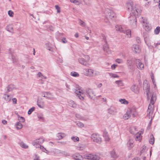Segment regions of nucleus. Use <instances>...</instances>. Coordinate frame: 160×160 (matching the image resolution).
I'll list each match as a JSON object with an SVG mask.
<instances>
[{
  "instance_id": "obj_1",
  "label": "nucleus",
  "mask_w": 160,
  "mask_h": 160,
  "mask_svg": "<svg viewBox=\"0 0 160 160\" xmlns=\"http://www.w3.org/2000/svg\"><path fill=\"white\" fill-rule=\"evenodd\" d=\"M149 87V84L148 83H143V88L145 93L147 94L148 99H150V102L148 106V111H153V104L156 100V97L155 95H154L152 92H150Z\"/></svg>"
},
{
  "instance_id": "obj_2",
  "label": "nucleus",
  "mask_w": 160,
  "mask_h": 160,
  "mask_svg": "<svg viewBox=\"0 0 160 160\" xmlns=\"http://www.w3.org/2000/svg\"><path fill=\"white\" fill-rule=\"evenodd\" d=\"M126 9L131 12V15L135 14V15H139L141 12V10L134 6L133 2L131 0L128 1L126 4Z\"/></svg>"
},
{
  "instance_id": "obj_3",
  "label": "nucleus",
  "mask_w": 160,
  "mask_h": 160,
  "mask_svg": "<svg viewBox=\"0 0 160 160\" xmlns=\"http://www.w3.org/2000/svg\"><path fill=\"white\" fill-rule=\"evenodd\" d=\"M83 158L88 160H99L101 158L100 154L86 153L83 155Z\"/></svg>"
},
{
  "instance_id": "obj_4",
  "label": "nucleus",
  "mask_w": 160,
  "mask_h": 160,
  "mask_svg": "<svg viewBox=\"0 0 160 160\" xmlns=\"http://www.w3.org/2000/svg\"><path fill=\"white\" fill-rule=\"evenodd\" d=\"M83 72L85 75L89 77H93L98 74V72L91 69H84Z\"/></svg>"
},
{
  "instance_id": "obj_5",
  "label": "nucleus",
  "mask_w": 160,
  "mask_h": 160,
  "mask_svg": "<svg viewBox=\"0 0 160 160\" xmlns=\"http://www.w3.org/2000/svg\"><path fill=\"white\" fill-rule=\"evenodd\" d=\"M138 16L135 14L131 15L129 18V24L132 28H135L137 26L136 18Z\"/></svg>"
},
{
  "instance_id": "obj_6",
  "label": "nucleus",
  "mask_w": 160,
  "mask_h": 160,
  "mask_svg": "<svg viewBox=\"0 0 160 160\" xmlns=\"http://www.w3.org/2000/svg\"><path fill=\"white\" fill-rule=\"evenodd\" d=\"M84 58H81L78 59L80 63L84 65L87 66L88 65V62L90 60V57L88 55H84Z\"/></svg>"
},
{
  "instance_id": "obj_7",
  "label": "nucleus",
  "mask_w": 160,
  "mask_h": 160,
  "mask_svg": "<svg viewBox=\"0 0 160 160\" xmlns=\"http://www.w3.org/2000/svg\"><path fill=\"white\" fill-rule=\"evenodd\" d=\"M106 17L108 19H112L115 17V14L112 10L107 9L105 11Z\"/></svg>"
},
{
  "instance_id": "obj_8",
  "label": "nucleus",
  "mask_w": 160,
  "mask_h": 160,
  "mask_svg": "<svg viewBox=\"0 0 160 160\" xmlns=\"http://www.w3.org/2000/svg\"><path fill=\"white\" fill-rule=\"evenodd\" d=\"M44 141V139L42 138H40L38 139H36L33 140L32 142V144L36 148H39L40 144L43 142Z\"/></svg>"
},
{
  "instance_id": "obj_9",
  "label": "nucleus",
  "mask_w": 160,
  "mask_h": 160,
  "mask_svg": "<svg viewBox=\"0 0 160 160\" xmlns=\"http://www.w3.org/2000/svg\"><path fill=\"white\" fill-rule=\"evenodd\" d=\"M75 93L77 95L79 99L82 100L84 99L85 95L84 92L81 88L77 89L75 91Z\"/></svg>"
},
{
  "instance_id": "obj_10",
  "label": "nucleus",
  "mask_w": 160,
  "mask_h": 160,
  "mask_svg": "<svg viewBox=\"0 0 160 160\" xmlns=\"http://www.w3.org/2000/svg\"><path fill=\"white\" fill-rule=\"evenodd\" d=\"M92 140L94 142L100 143L102 142V139L100 135L96 133L92 134L91 136Z\"/></svg>"
},
{
  "instance_id": "obj_11",
  "label": "nucleus",
  "mask_w": 160,
  "mask_h": 160,
  "mask_svg": "<svg viewBox=\"0 0 160 160\" xmlns=\"http://www.w3.org/2000/svg\"><path fill=\"white\" fill-rule=\"evenodd\" d=\"M128 109L133 118H136L139 116V113L136 108L132 107Z\"/></svg>"
},
{
  "instance_id": "obj_12",
  "label": "nucleus",
  "mask_w": 160,
  "mask_h": 160,
  "mask_svg": "<svg viewBox=\"0 0 160 160\" xmlns=\"http://www.w3.org/2000/svg\"><path fill=\"white\" fill-rule=\"evenodd\" d=\"M86 94L90 98L92 99L95 96V93L92 89L88 88L86 90Z\"/></svg>"
},
{
  "instance_id": "obj_13",
  "label": "nucleus",
  "mask_w": 160,
  "mask_h": 160,
  "mask_svg": "<svg viewBox=\"0 0 160 160\" xmlns=\"http://www.w3.org/2000/svg\"><path fill=\"white\" fill-rule=\"evenodd\" d=\"M42 96L51 100H53L54 99L52 94L49 92H43Z\"/></svg>"
},
{
  "instance_id": "obj_14",
  "label": "nucleus",
  "mask_w": 160,
  "mask_h": 160,
  "mask_svg": "<svg viewBox=\"0 0 160 160\" xmlns=\"http://www.w3.org/2000/svg\"><path fill=\"white\" fill-rule=\"evenodd\" d=\"M135 63L138 68L140 70H143L144 68V64L142 63L140 60L136 59L135 61Z\"/></svg>"
},
{
  "instance_id": "obj_15",
  "label": "nucleus",
  "mask_w": 160,
  "mask_h": 160,
  "mask_svg": "<svg viewBox=\"0 0 160 160\" xmlns=\"http://www.w3.org/2000/svg\"><path fill=\"white\" fill-rule=\"evenodd\" d=\"M8 51L10 54V56H9V58L12 59L13 63L17 62L18 61V59L16 57L12 55V50L11 49H9Z\"/></svg>"
},
{
  "instance_id": "obj_16",
  "label": "nucleus",
  "mask_w": 160,
  "mask_h": 160,
  "mask_svg": "<svg viewBox=\"0 0 160 160\" xmlns=\"http://www.w3.org/2000/svg\"><path fill=\"white\" fill-rule=\"evenodd\" d=\"M102 49L105 52L108 54H109L111 52L108 46L106 41L105 42V43L103 45Z\"/></svg>"
},
{
  "instance_id": "obj_17",
  "label": "nucleus",
  "mask_w": 160,
  "mask_h": 160,
  "mask_svg": "<svg viewBox=\"0 0 160 160\" xmlns=\"http://www.w3.org/2000/svg\"><path fill=\"white\" fill-rule=\"evenodd\" d=\"M131 90L134 93L138 94L139 92V89L138 86L135 84L132 85L130 88Z\"/></svg>"
},
{
  "instance_id": "obj_18",
  "label": "nucleus",
  "mask_w": 160,
  "mask_h": 160,
  "mask_svg": "<svg viewBox=\"0 0 160 160\" xmlns=\"http://www.w3.org/2000/svg\"><path fill=\"white\" fill-rule=\"evenodd\" d=\"M72 158L75 160H83V157L78 153H75L72 155Z\"/></svg>"
},
{
  "instance_id": "obj_19",
  "label": "nucleus",
  "mask_w": 160,
  "mask_h": 160,
  "mask_svg": "<svg viewBox=\"0 0 160 160\" xmlns=\"http://www.w3.org/2000/svg\"><path fill=\"white\" fill-rule=\"evenodd\" d=\"M132 49L133 52L136 53H139L140 52L138 45L136 44H134L132 47Z\"/></svg>"
},
{
  "instance_id": "obj_20",
  "label": "nucleus",
  "mask_w": 160,
  "mask_h": 160,
  "mask_svg": "<svg viewBox=\"0 0 160 160\" xmlns=\"http://www.w3.org/2000/svg\"><path fill=\"white\" fill-rule=\"evenodd\" d=\"M108 112L110 114H114L117 112L116 108L113 106H111L108 110Z\"/></svg>"
},
{
  "instance_id": "obj_21",
  "label": "nucleus",
  "mask_w": 160,
  "mask_h": 160,
  "mask_svg": "<svg viewBox=\"0 0 160 160\" xmlns=\"http://www.w3.org/2000/svg\"><path fill=\"white\" fill-rule=\"evenodd\" d=\"M131 113L128 109L126 113L123 115V118L125 120H127L129 119L131 117Z\"/></svg>"
},
{
  "instance_id": "obj_22",
  "label": "nucleus",
  "mask_w": 160,
  "mask_h": 160,
  "mask_svg": "<svg viewBox=\"0 0 160 160\" xmlns=\"http://www.w3.org/2000/svg\"><path fill=\"white\" fill-rule=\"evenodd\" d=\"M143 133L142 132H139L136 133L135 136V140L137 141H140L142 138L141 134Z\"/></svg>"
},
{
  "instance_id": "obj_23",
  "label": "nucleus",
  "mask_w": 160,
  "mask_h": 160,
  "mask_svg": "<svg viewBox=\"0 0 160 160\" xmlns=\"http://www.w3.org/2000/svg\"><path fill=\"white\" fill-rule=\"evenodd\" d=\"M134 141L133 140L129 139L127 143V146L129 149H130L134 147Z\"/></svg>"
},
{
  "instance_id": "obj_24",
  "label": "nucleus",
  "mask_w": 160,
  "mask_h": 160,
  "mask_svg": "<svg viewBox=\"0 0 160 160\" xmlns=\"http://www.w3.org/2000/svg\"><path fill=\"white\" fill-rule=\"evenodd\" d=\"M37 104L38 106L41 108H43L44 107V102L42 100H38Z\"/></svg>"
},
{
  "instance_id": "obj_25",
  "label": "nucleus",
  "mask_w": 160,
  "mask_h": 160,
  "mask_svg": "<svg viewBox=\"0 0 160 160\" xmlns=\"http://www.w3.org/2000/svg\"><path fill=\"white\" fill-rule=\"evenodd\" d=\"M66 135L65 133L62 132L58 133L57 134V139L58 140H60L62 139Z\"/></svg>"
},
{
  "instance_id": "obj_26",
  "label": "nucleus",
  "mask_w": 160,
  "mask_h": 160,
  "mask_svg": "<svg viewBox=\"0 0 160 160\" xmlns=\"http://www.w3.org/2000/svg\"><path fill=\"white\" fill-rule=\"evenodd\" d=\"M115 28L116 30L120 32L125 33V31L123 30V29L121 25H117L116 26Z\"/></svg>"
},
{
  "instance_id": "obj_27",
  "label": "nucleus",
  "mask_w": 160,
  "mask_h": 160,
  "mask_svg": "<svg viewBox=\"0 0 160 160\" xmlns=\"http://www.w3.org/2000/svg\"><path fill=\"white\" fill-rule=\"evenodd\" d=\"M69 105L73 108H76L77 107L76 104L72 100H69L68 102Z\"/></svg>"
},
{
  "instance_id": "obj_28",
  "label": "nucleus",
  "mask_w": 160,
  "mask_h": 160,
  "mask_svg": "<svg viewBox=\"0 0 160 160\" xmlns=\"http://www.w3.org/2000/svg\"><path fill=\"white\" fill-rule=\"evenodd\" d=\"M103 137L105 141H109L110 140V138L109 137L107 132H103Z\"/></svg>"
},
{
  "instance_id": "obj_29",
  "label": "nucleus",
  "mask_w": 160,
  "mask_h": 160,
  "mask_svg": "<svg viewBox=\"0 0 160 160\" xmlns=\"http://www.w3.org/2000/svg\"><path fill=\"white\" fill-rule=\"evenodd\" d=\"M136 128L134 126L131 127L130 129V132L132 134H134L137 132Z\"/></svg>"
},
{
  "instance_id": "obj_30",
  "label": "nucleus",
  "mask_w": 160,
  "mask_h": 160,
  "mask_svg": "<svg viewBox=\"0 0 160 160\" xmlns=\"http://www.w3.org/2000/svg\"><path fill=\"white\" fill-rule=\"evenodd\" d=\"M153 113V111H148V113L147 116L149 118H151V119L150 121V123H151L152 120V116Z\"/></svg>"
},
{
  "instance_id": "obj_31",
  "label": "nucleus",
  "mask_w": 160,
  "mask_h": 160,
  "mask_svg": "<svg viewBox=\"0 0 160 160\" xmlns=\"http://www.w3.org/2000/svg\"><path fill=\"white\" fill-rule=\"evenodd\" d=\"M143 27L145 30L147 31H149L151 29V27L147 22H146L144 25H143Z\"/></svg>"
},
{
  "instance_id": "obj_32",
  "label": "nucleus",
  "mask_w": 160,
  "mask_h": 160,
  "mask_svg": "<svg viewBox=\"0 0 160 160\" xmlns=\"http://www.w3.org/2000/svg\"><path fill=\"white\" fill-rule=\"evenodd\" d=\"M3 98L5 100L8 102H9L11 100V98L10 95L7 94H4Z\"/></svg>"
},
{
  "instance_id": "obj_33",
  "label": "nucleus",
  "mask_w": 160,
  "mask_h": 160,
  "mask_svg": "<svg viewBox=\"0 0 160 160\" xmlns=\"http://www.w3.org/2000/svg\"><path fill=\"white\" fill-rule=\"evenodd\" d=\"M154 142V138L152 134H151L150 136L149 142L151 144H153Z\"/></svg>"
},
{
  "instance_id": "obj_34",
  "label": "nucleus",
  "mask_w": 160,
  "mask_h": 160,
  "mask_svg": "<svg viewBox=\"0 0 160 160\" xmlns=\"http://www.w3.org/2000/svg\"><path fill=\"white\" fill-rule=\"evenodd\" d=\"M119 101L122 104L127 105L128 104V101L126 100L125 99H120Z\"/></svg>"
},
{
  "instance_id": "obj_35",
  "label": "nucleus",
  "mask_w": 160,
  "mask_h": 160,
  "mask_svg": "<svg viewBox=\"0 0 160 160\" xmlns=\"http://www.w3.org/2000/svg\"><path fill=\"white\" fill-rule=\"evenodd\" d=\"M126 63L128 66V68L131 69L132 67V61L130 59L128 60L127 61Z\"/></svg>"
},
{
  "instance_id": "obj_36",
  "label": "nucleus",
  "mask_w": 160,
  "mask_h": 160,
  "mask_svg": "<svg viewBox=\"0 0 160 160\" xmlns=\"http://www.w3.org/2000/svg\"><path fill=\"white\" fill-rule=\"evenodd\" d=\"M16 128L18 129H21L22 127V125L19 122H17L16 124Z\"/></svg>"
},
{
  "instance_id": "obj_37",
  "label": "nucleus",
  "mask_w": 160,
  "mask_h": 160,
  "mask_svg": "<svg viewBox=\"0 0 160 160\" xmlns=\"http://www.w3.org/2000/svg\"><path fill=\"white\" fill-rule=\"evenodd\" d=\"M125 33L126 34V35L128 38H130L131 37V31L130 30L128 29L126 30L125 32V31L124 33Z\"/></svg>"
},
{
  "instance_id": "obj_38",
  "label": "nucleus",
  "mask_w": 160,
  "mask_h": 160,
  "mask_svg": "<svg viewBox=\"0 0 160 160\" xmlns=\"http://www.w3.org/2000/svg\"><path fill=\"white\" fill-rule=\"evenodd\" d=\"M110 154L111 156L114 159L118 157L117 154L114 150L111 152Z\"/></svg>"
},
{
  "instance_id": "obj_39",
  "label": "nucleus",
  "mask_w": 160,
  "mask_h": 160,
  "mask_svg": "<svg viewBox=\"0 0 160 160\" xmlns=\"http://www.w3.org/2000/svg\"><path fill=\"white\" fill-rule=\"evenodd\" d=\"M6 30L8 31L12 32L13 31L12 27L11 25H8L6 27Z\"/></svg>"
},
{
  "instance_id": "obj_40",
  "label": "nucleus",
  "mask_w": 160,
  "mask_h": 160,
  "mask_svg": "<svg viewBox=\"0 0 160 160\" xmlns=\"http://www.w3.org/2000/svg\"><path fill=\"white\" fill-rule=\"evenodd\" d=\"M115 83L118 85V86H122L123 85V83L122 80H118L115 82Z\"/></svg>"
},
{
  "instance_id": "obj_41",
  "label": "nucleus",
  "mask_w": 160,
  "mask_h": 160,
  "mask_svg": "<svg viewBox=\"0 0 160 160\" xmlns=\"http://www.w3.org/2000/svg\"><path fill=\"white\" fill-rule=\"evenodd\" d=\"M14 88V87L13 85H8L7 88V91L8 92L12 91V90H13Z\"/></svg>"
},
{
  "instance_id": "obj_42",
  "label": "nucleus",
  "mask_w": 160,
  "mask_h": 160,
  "mask_svg": "<svg viewBox=\"0 0 160 160\" xmlns=\"http://www.w3.org/2000/svg\"><path fill=\"white\" fill-rule=\"evenodd\" d=\"M143 37L144 38V40L145 41V42L146 43H147V40H148V34L146 32H144L143 33Z\"/></svg>"
},
{
  "instance_id": "obj_43",
  "label": "nucleus",
  "mask_w": 160,
  "mask_h": 160,
  "mask_svg": "<svg viewBox=\"0 0 160 160\" xmlns=\"http://www.w3.org/2000/svg\"><path fill=\"white\" fill-rule=\"evenodd\" d=\"M78 22L80 25L83 27H85L86 26V23H85L81 19H79L78 20Z\"/></svg>"
},
{
  "instance_id": "obj_44",
  "label": "nucleus",
  "mask_w": 160,
  "mask_h": 160,
  "mask_svg": "<svg viewBox=\"0 0 160 160\" xmlns=\"http://www.w3.org/2000/svg\"><path fill=\"white\" fill-rule=\"evenodd\" d=\"M20 145L22 148L25 149H27L28 148V146L23 142H21L20 144Z\"/></svg>"
},
{
  "instance_id": "obj_45",
  "label": "nucleus",
  "mask_w": 160,
  "mask_h": 160,
  "mask_svg": "<svg viewBox=\"0 0 160 160\" xmlns=\"http://www.w3.org/2000/svg\"><path fill=\"white\" fill-rule=\"evenodd\" d=\"M109 75L111 78H118L119 77L118 75L115 73H109Z\"/></svg>"
},
{
  "instance_id": "obj_46",
  "label": "nucleus",
  "mask_w": 160,
  "mask_h": 160,
  "mask_svg": "<svg viewBox=\"0 0 160 160\" xmlns=\"http://www.w3.org/2000/svg\"><path fill=\"white\" fill-rule=\"evenodd\" d=\"M61 154L65 157H69L70 156V153L66 151H62Z\"/></svg>"
},
{
  "instance_id": "obj_47",
  "label": "nucleus",
  "mask_w": 160,
  "mask_h": 160,
  "mask_svg": "<svg viewBox=\"0 0 160 160\" xmlns=\"http://www.w3.org/2000/svg\"><path fill=\"white\" fill-rule=\"evenodd\" d=\"M18 119L19 122H24L25 120L24 118L22 117H20L19 115H18Z\"/></svg>"
},
{
  "instance_id": "obj_48",
  "label": "nucleus",
  "mask_w": 160,
  "mask_h": 160,
  "mask_svg": "<svg viewBox=\"0 0 160 160\" xmlns=\"http://www.w3.org/2000/svg\"><path fill=\"white\" fill-rule=\"evenodd\" d=\"M147 151L146 147L144 146H142L141 148V153L142 154L143 152H146Z\"/></svg>"
},
{
  "instance_id": "obj_49",
  "label": "nucleus",
  "mask_w": 160,
  "mask_h": 160,
  "mask_svg": "<svg viewBox=\"0 0 160 160\" xmlns=\"http://www.w3.org/2000/svg\"><path fill=\"white\" fill-rule=\"evenodd\" d=\"M39 148H40V149H41L43 152H45L46 153H48L49 152L45 148L41 146V145L39 146Z\"/></svg>"
},
{
  "instance_id": "obj_50",
  "label": "nucleus",
  "mask_w": 160,
  "mask_h": 160,
  "mask_svg": "<svg viewBox=\"0 0 160 160\" xmlns=\"http://www.w3.org/2000/svg\"><path fill=\"white\" fill-rule=\"evenodd\" d=\"M76 124L78 127L81 128H83L84 126L83 123L80 122H77Z\"/></svg>"
},
{
  "instance_id": "obj_51",
  "label": "nucleus",
  "mask_w": 160,
  "mask_h": 160,
  "mask_svg": "<svg viewBox=\"0 0 160 160\" xmlns=\"http://www.w3.org/2000/svg\"><path fill=\"white\" fill-rule=\"evenodd\" d=\"M115 61L118 64H122L123 62V60L122 59L120 58L116 59L115 60Z\"/></svg>"
},
{
  "instance_id": "obj_52",
  "label": "nucleus",
  "mask_w": 160,
  "mask_h": 160,
  "mask_svg": "<svg viewBox=\"0 0 160 160\" xmlns=\"http://www.w3.org/2000/svg\"><path fill=\"white\" fill-rule=\"evenodd\" d=\"M71 2L74 3L76 5H78L80 4L81 2L77 0H70Z\"/></svg>"
},
{
  "instance_id": "obj_53",
  "label": "nucleus",
  "mask_w": 160,
  "mask_h": 160,
  "mask_svg": "<svg viewBox=\"0 0 160 160\" xmlns=\"http://www.w3.org/2000/svg\"><path fill=\"white\" fill-rule=\"evenodd\" d=\"M160 31V27H157L154 30V33L156 34H158Z\"/></svg>"
},
{
  "instance_id": "obj_54",
  "label": "nucleus",
  "mask_w": 160,
  "mask_h": 160,
  "mask_svg": "<svg viewBox=\"0 0 160 160\" xmlns=\"http://www.w3.org/2000/svg\"><path fill=\"white\" fill-rule=\"evenodd\" d=\"M71 75L74 77H78L79 76V74L76 72H72L71 73Z\"/></svg>"
},
{
  "instance_id": "obj_55",
  "label": "nucleus",
  "mask_w": 160,
  "mask_h": 160,
  "mask_svg": "<svg viewBox=\"0 0 160 160\" xmlns=\"http://www.w3.org/2000/svg\"><path fill=\"white\" fill-rule=\"evenodd\" d=\"M71 139L74 142L79 141V138L77 137H72L71 138Z\"/></svg>"
},
{
  "instance_id": "obj_56",
  "label": "nucleus",
  "mask_w": 160,
  "mask_h": 160,
  "mask_svg": "<svg viewBox=\"0 0 160 160\" xmlns=\"http://www.w3.org/2000/svg\"><path fill=\"white\" fill-rule=\"evenodd\" d=\"M35 110V108L34 107H32L31 108H30L28 112V114L29 115L31 114L32 112H33Z\"/></svg>"
},
{
  "instance_id": "obj_57",
  "label": "nucleus",
  "mask_w": 160,
  "mask_h": 160,
  "mask_svg": "<svg viewBox=\"0 0 160 160\" xmlns=\"http://www.w3.org/2000/svg\"><path fill=\"white\" fill-rule=\"evenodd\" d=\"M8 14L10 17H12L13 16L14 12L11 10H9L8 12Z\"/></svg>"
},
{
  "instance_id": "obj_58",
  "label": "nucleus",
  "mask_w": 160,
  "mask_h": 160,
  "mask_svg": "<svg viewBox=\"0 0 160 160\" xmlns=\"http://www.w3.org/2000/svg\"><path fill=\"white\" fill-rule=\"evenodd\" d=\"M55 8L57 10V12L58 13L60 12V8L58 5H56L55 6Z\"/></svg>"
},
{
  "instance_id": "obj_59",
  "label": "nucleus",
  "mask_w": 160,
  "mask_h": 160,
  "mask_svg": "<svg viewBox=\"0 0 160 160\" xmlns=\"http://www.w3.org/2000/svg\"><path fill=\"white\" fill-rule=\"evenodd\" d=\"M55 153L57 154H62V151L58 149H56L55 151Z\"/></svg>"
},
{
  "instance_id": "obj_60",
  "label": "nucleus",
  "mask_w": 160,
  "mask_h": 160,
  "mask_svg": "<svg viewBox=\"0 0 160 160\" xmlns=\"http://www.w3.org/2000/svg\"><path fill=\"white\" fill-rule=\"evenodd\" d=\"M118 65L115 64H113L111 66V68L112 70H114Z\"/></svg>"
},
{
  "instance_id": "obj_61",
  "label": "nucleus",
  "mask_w": 160,
  "mask_h": 160,
  "mask_svg": "<svg viewBox=\"0 0 160 160\" xmlns=\"http://www.w3.org/2000/svg\"><path fill=\"white\" fill-rule=\"evenodd\" d=\"M37 76L38 77L41 78L43 76V75L41 72H39L37 74Z\"/></svg>"
},
{
  "instance_id": "obj_62",
  "label": "nucleus",
  "mask_w": 160,
  "mask_h": 160,
  "mask_svg": "<svg viewBox=\"0 0 160 160\" xmlns=\"http://www.w3.org/2000/svg\"><path fill=\"white\" fill-rule=\"evenodd\" d=\"M38 117L39 119L41 120H43L44 119V118L42 115H39L38 116Z\"/></svg>"
},
{
  "instance_id": "obj_63",
  "label": "nucleus",
  "mask_w": 160,
  "mask_h": 160,
  "mask_svg": "<svg viewBox=\"0 0 160 160\" xmlns=\"http://www.w3.org/2000/svg\"><path fill=\"white\" fill-rule=\"evenodd\" d=\"M12 101L13 103L14 104H16L17 103V100L16 98H13L12 99Z\"/></svg>"
},
{
  "instance_id": "obj_64",
  "label": "nucleus",
  "mask_w": 160,
  "mask_h": 160,
  "mask_svg": "<svg viewBox=\"0 0 160 160\" xmlns=\"http://www.w3.org/2000/svg\"><path fill=\"white\" fill-rule=\"evenodd\" d=\"M154 1L155 2L159 3L158 5V7L160 9V0H154Z\"/></svg>"
}]
</instances>
